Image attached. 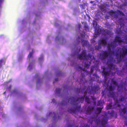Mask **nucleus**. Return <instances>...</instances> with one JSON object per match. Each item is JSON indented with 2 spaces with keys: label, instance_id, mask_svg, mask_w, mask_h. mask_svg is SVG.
I'll return each mask as SVG.
<instances>
[{
  "label": "nucleus",
  "instance_id": "f257e3e1",
  "mask_svg": "<svg viewBox=\"0 0 127 127\" xmlns=\"http://www.w3.org/2000/svg\"><path fill=\"white\" fill-rule=\"evenodd\" d=\"M75 68L76 70L80 71L81 72L80 78V82L79 83L81 86L80 89L76 88H75V90L77 92L79 93L81 92L82 94H84V95L83 96L81 95L79 97H77L76 96L71 97L69 98L68 102L65 101V100H63L61 103V105L63 106L67 104V103H70L73 107L70 109H69L67 110L68 112L72 114L75 113L76 112L80 111V106L79 105V103L80 102L82 103L84 101V98L86 101L87 103H90L91 102L88 96H86L88 92L89 93L91 94L90 87H87L86 90V86L84 85L85 84V82H87V80L85 79V75L84 74L82 73V71L84 73L86 70L85 68H82L78 65H77L75 67Z\"/></svg>",
  "mask_w": 127,
  "mask_h": 127
},
{
  "label": "nucleus",
  "instance_id": "f03ea898",
  "mask_svg": "<svg viewBox=\"0 0 127 127\" xmlns=\"http://www.w3.org/2000/svg\"><path fill=\"white\" fill-rule=\"evenodd\" d=\"M86 52L85 50H83L81 54L78 55L77 58L81 60H83V63L84 64L85 67L88 68L90 66V64L88 60L91 59L92 56L90 54L87 55Z\"/></svg>",
  "mask_w": 127,
  "mask_h": 127
},
{
  "label": "nucleus",
  "instance_id": "7ed1b4c3",
  "mask_svg": "<svg viewBox=\"0 0 127 127\" xmlns=\"http://www.w3.org/2000/svg\"><path fill=\"white\" fill-rule=\"evenodd\" d=\"M122 52H120L119 53H116V56L118 62H120L124 61L126 55H127V48H126L124 47H123L122 49Z\"/></svg>",
  "mask_w": 127,
  "mask_h": 127
},
{
  "label": "nucleus",
  "instance_id": "20e7f679",
  "mask_svg": "<svg viewBox=\"0 0 127 127\" xmlns=\"http://www.w3.org/2000/svg\"><path fill=\"white\" fill-rule=\"evenodd\" d=\"M95 68V66H92L91 67L90 72H89V74L90 75V76L91 77V79L90 81L91 82L95 81L99 78V77L97 76V75L96 73H95L93 74L92 77H91V75L93 74V70H94Z\"/></svg>",
  "mask_w": 127,
  "mask_h": 127
},
{
  "label": "nucleus",
  "instance_id": "39448f33",
  "mask_svg": "<svg viewBox=\"0 0 127 127\" xmlns=\"http://www.w3.org/2000/svg\"><path fill=\"white\" fill-rule=\"evenodd\" d=\"M117 42H118L119 45H121L122 43H125L127 44V35H125L124 39H122L121 38L118 36H116L114 41L113 42L116 43L117 44Z\"/></svg>",
  "mask_w": 127,
  "mask_h": 127
},
{
  "label": "nucleus",
  "instance_id": "423d86ee",
  "mask_svg": "<svg viewBox=\"0 0 127 127\" xmlns=\"http://www.w3.org/2000/svg\"><path fill=\"white\" fill-rule=\"evenodd\" d=\"M126 96H123L122 95H121L120 96V98L119 100L117 99L116 100H115V104L117 105V106L119 108L121 107V105L120 104L119 101H120L122 102H124L126 101Z\"/></svg>",
  "mask_w": 127,
  "mask_h": 127
},
{
  "label": "nucleus",
  "instance_id": "0eeeda50",
  "mask_svg": "<svg viewBox=\"0 0 127 127\" xmlns=\"http://www.w3.org/2000/svg\"><path fill=\"white\" fill-rule=\"evenodd\" d=\"M114 60L113 58H111L109 59L108 60L107 64L110 69L114 70L115 69L116 66L112 63Z\"/></svg>",
  "mask_w": 127,
  "mask_h": 127
},
{
  "label": "nucleus",
  "instance_id": "6e6552de",
  "mask_svg": "<svg viewBox=\"0 0 127 127\" xmlns=\"http://www.w3.org/2000/svg\"><path fill=\"white\" fill-rule=\"evenodd\" d=\"M93 26L95 29V34L96 35H98L101 33V30L98 27V25L95 21L94 22L93 24Z\"/></svg>",
  "mask_w": 127,
  "mask_h": 127
},
{
  "label": "nucleus",
  "instance_id": "1a4fd4ad",
  "mask_svg": "<svg viewBox=\"0 0 127 127\" xmlns=\"http://www.w3.org/2000/svg\"><path fill=\"white\" fill-rule=\"evenodd\" d=\"M117 44L116 43L114 42H111L110 44H108L107 46L108 50L109 53V54L110 53H113V51H112L111 50V48H112L113 50H114L116 47Z\"/></svg>",
  "mask_w": 127,
  "mask_h": 127
},
{
  "label": "nucleus",
  "instance_id": "9d476101",
  "mask_svg": "<svg viewBox=\"0 0 127 127\" xmlns=\"http://www.w3.org/2000/svg\"><path fill=\"white\" fill-rule=\"evenodd\" d=\"M81 37L79 36L78 37V41L79 42H81L83 46H86L88 44V41L84 40V38L85 36L82 34H81Z\"/></svg>",
  "mask_w": 127,
  "mask_h": 127
},
{
  "label": "nucleus",
  "instance_id": "9b49d317",
  "mask_svg": "<svg viewBox=\"0 0 127 127\" xmlns=\"http://www.w3.org/2000/svg\"><path fill=\"white\" fill-rule=\"evenodd\" d=\"M109 55V53L106 51H102V53L100 54V57L101 59L104 60L108 57Z\"/></svg>",
  "mask_w": 127,
  "mask_h": 127
},
{
  "label": "nucleus",
  "instance_id": "f8f14e48",
  "mask_svg": "<svg viewBox=\"0 0 127 127\" xmlns=\"http://www.w3.org/2000/svg\"><path fill=\"white\" fill-rule=\"evenodd\" d=\"M115 89L114 87L112 85H111L108 87V90L109 91V95L111 97H113L115 96V94L114 92H111V91L114 90Z\"/></svg>",
  "mask_w": 127,
  "mask_h": 127
},
{
  "label": "nucleus",
  "instance_id": "ddd939ff",
  "mask_svg": "<svg viewBox=\"0 0 127 127\" xmlns=\"http://www.w3.org/2000/svg\"><path fill=\"white\" fill-rule=\"evenodd\" d=\"M106 69L105 68H104L103 69V70L102 72V74L103 75H104V79L105 80L107 78L106 76H109L110 74L109 71H106Z\"/></svg>",
  "mask_w": 127,
  "mask_h": 127
},
{
  "label": "nucleus",
  "instance_id": "4468645a",
  "mask_svg": "<svg viewBox=\"0 0 127 127\" xmlns=\"http://www.w3.org/2000/svg\"><path fill=\"white\" fill-rule=\"evenodd\" d=\"M107 40L106 38H102L98 41V43L101 45L102 44L103 45H105L107 44Z\"/></svg>",
  "mask_w": 127,
  "mask_h": 127
},
{
  "label": "nucleus",
  "instance_id": "2eb2a0df",
  "mask_svg": "<svg viewBox=\"0 0 127 127\" xmlns=\"http://www.w3.org/2000/svg\"><path fill=\"white\" fill-rule=\"evenodd\" d=\"M94 108L91 106H88L86 110L87 113V114H90L94 109Z\"/></svg>",
  "mask_w": 127,
  "mask_h": 127
},
{
  "label": "nucleus",
  "instance_id": "dca6fc26",
  "mask_svg": "<svg viewBox=\"0 0 127 127\" xmlns=\"http://www.w3.org/2000/svg\"><path fill=\"white\" fill-rule=\"evenodd\" d=\"M112 104V103H110L107 104V105L106 106L107 109H111L112 108L114 109L115 108H116L117 107V106L116 105H114L115 104H114V106H113Z\"/></svg>",
  "mask_w": 127,
  "mask_h": 127
},
{
  "label": "nucleus",
  "instance_id": "f3484780",
  "mask_svg": "<svg viewBox=\"0 0 127 127\" xmlns=\"http://www.w3.org/2000/svg\"><path fill=\"white\" fill-rule=\"evenodd\" d=\"M104 114L105 116H107L108 114H109L111 116H113L114 114V111L113 110H112L110 112V111H108V112H104Z\"/></svg>",
  "mask_w": 127,
  "mask_h": 127
},
{
  "label": "nucleus",
  "instance_id": "a211bd4d",
  "mask_svg": "<svg viewBox=\"0 0 127 127\" xmlns=\"http://www.w3.org/2000/svg\"><path fill=\"white\" fill-rule=\"evenodd\" d=\"M108 121V119L107 118L103 117L101 121V123L102 125H105L107 124Z\"/></svg>",
  "mask_w": 127,
  "mask_h": 127
},
{
  "label": "nucleus",
  "instance_id": "6ab92c4d",
  "mask_svg": "<svg viewBox=\"0 0 127 127\" xmlns=\"http://www.w3.org/2000/svg\"><path fill=\"white\" fill-rule=\"evenodd\" d=\"M107 79L105 80L104 79V82L103 84L104 86L106 88H107L108 87L109 83L110 82V81L108 80L107 82Z\"/></svg>",
  "mask_w": 127,
  "mask_h": 127
},
{
  "label": "nucleus",
  "instance_id": "aec40b11",
  "mask_svg": "<svg viewBox=\"0 0 127 127\" xmlns=\"http://www.w3.org/2000/svg\"><path fill=\"white\" fill-rule=\"evenodd\" d=\"M98 87L97 86H94L91 87V90L95 93H96L97 90L98 89Z\"/></svg>",
  "mask_w": 127,
  "mask_h": 127
},
{
  "label": "nucleus",
  "instance_id": "412c9836",
  "mask_svg": "<svg viewBox=\"0 0 127 127\" xmlns=\"http://www.w3.org/2000/svg\"><path fill=\"white\" fill-rule=\"evenodd\" d=\"M103 108V107H97L96 108V110L97 111V114H100L101 112L102 109Z\"/></svg>",
  "mask_w": 127,
  "mask_h": 127
},
{
  "label": "nucleus",
  "instance_id": "4be33fe9",
  "mask_svg": "<svg viewBox=\"0 0 127 127\" xmlns=\"http://www.w3.org/2000/svg\"><path fill=\"white\" fill-rule=\"evenodd\" d=\"M112 83L115 86H117L118 85L117 83L115 80L114 78L111 79V81Z\"/></svg>",
  "mask_w": 127,
  "mask_h": 127
},
{
  "label": "nucleus",
  "instance_id": "5701e85b",
  "mask_svg": "<svg viewBox=\"0 0 127 127\" xmlns=\"http://www.w3.org/2000/svg\"><path fill=\"white\" fill-rule=\"evenodd\" d=\"M117 90L119 92H121L123 90V87L122 85H118Z\"/></svg>",
  "mask_w": 127,
  "mask_h": 127
},
{
  "label": "nucleus",
  "instance_id": "b1692460",
  "mask_svg": "<svg viewBox=\"0 0 127 127\" xmlns=\"http://www.w3.org/2000/svg\"><path fill=\"white\" fill-rule=\"evenodd\" d=\"M101 45L100 44H99L97 45L96 46H95V49L98 50H100V49H101Z\"/></svg>",
  "mask_w": 127,
  "mask_h": 127
},
{
  "label": "nucleus",
  "instance_id": "393cba45",
  "mask_svg": "<svg viewBox=\"0 0 127 127\" xmlns=\"http://www.w3.org/2000/svg\"><path fill=\"white\" fill-rule=\"evenodd\" d=\"M33 52L32 50V52H30L28 55V58L29 59V60H30V58L32 57H33Z\"/></svg>",
  "mask_w": 127,
  "mask_h": 127
},
{
  "label": "nucleus",
  "instance_id": "a878e982",
  "mask_svg": "<svg viewBox=\"0 0 127 127\" xmlns=\"http://www.w3.org/2000/svg\"><path fill=\"white\" fill-rule=\"evenodd\" d=\"M117 13L118 14H119L120 15H121L123 16H125V15L122 11H121L119 10H117Z\"/></svg>",
  "mask_w": 127,
  "mask_h": 127
},
{
  "label": "nucleus",
  "instance_id": "bb28decb",
  "mask_svg": "<svg viewBox=\"0 0 127 127\" xmlns=\"http://www.w3.org/2000/svg\"><path fill=\"white\" fill-rule=\"evenodd\" d=\"M123 20L122 19H120L118 20V23L120 25H124V24L123 22Z\"/></svg>",
  "mask_w": 127,
  "mask_h": 127
},
{
  "label": "nucleus",
  "instance_id": "cd10ccee",
  "mask_svg": "<svg viewBox=\"0 0 127 127\" xmlns=\"http://www.w3.org/2000/svg\"><path fill=\"white\" fill-rule=\"evenodd\" d=\"M61 90V89L59 88H57L56 90V93L60 94V91Z\"/></svg>",
  "mask_w": 127,
  "mask_h": 127
},
{
  "label": "nucleus",
  "instance_id": "c85d7f7f",
  "mask_svg": "<svg viewBox=\"0 0 127 127\" xmlns=\"http://www.w3.org/2000/svg\"><path fill=\"white\" fill-rule=\"evenodd\" d=\"M127 5V4L126 3H124L123 4H122L121 5V7H120V8H125V7Z\"/></svg>",
  "mask_w": 127,
  "mask_h": 127
},
{
  "label": "nucleus",
  "instance_id": "c756f323",
  "mask_svg": "<svg viewBox=\"0 0 127 127\" xmlns=\"http://www.w3.org/2000/svg\"><path fill=\"white\" fill-rule=\"evenodd\" d=\"M84 26L85 28L87 29H89V27L87 24L86 23H85L84 24Z\"/></svg>",
  "mask_w": 127,
  "mask_h": 127
},
{
  "label": "nucleus",
  "instance_id": "7c9ffc66",
  "mask_svg": "<svg viewBox=\"0 0 127 127\" xmlns=\"http://www.w3.org/2000/svg\"><path fill=\"white\" fill-rule=\"evenodd\" d=\"M95 123L97 124H99L100 123V121L99 119H96L95 120Z\"/></svg>",
  "mask_w": 127,
  "mask_h": 127
},
{
  "label": "nucleus",
  "instance_id": "2f4dec72",
  "mask_svg": "<svg viewBox=\"0 0 127 127\" xmlns=\"http://www.w3.org/2000/svg\"><path fill=\"white\" fill-rule=\"evenodd\" d=\"M101 102L99 101H97V105L98 106H100L101 104Z\"/></svg>",
  "mask_w": 127,
  "mask_h": 127
},
{
  "label": "nucleus",
  "instance_id": "473e14b6",
  "mask_svg": "<svg viewBox=\"0 0 127 127\" xmlns=\"http://www.w3.org/2000/svg\"><path fill=\"white\" fill-rule=\"evenodd\" d=\"M122 111L123 112L124 114L126 112V108H124L122 109Z\"/></svg>",
  "mask_w": 127,
  "mask_h": 127
},
{
  "label": "nucleus",
  "instance_id": "72a5a7b5",
  "mask_svg": "<svg viewBox=\"0 0 127 127\" xmlns=\"http://www.w3.org/2000/svg\"><path fill=\"white\" fill-rule=\"evenodd\" d=\"M115 13V12H114V11H113L110 12H109V14L110 15H112L113 13Z\"/></svg>",
  "mask_w": 127,
  "mask_h": 127
},
{
  "label": "nucleus",
  "instance_id": "f704fd0d",
  "mask_svg": "<svg viewBox=\"0 0 127 127\" xmlns=\"http://www.w3.org/2000/svg\"><path fill=\"white\" fill-rule=\"evenodd\" d=\"M38 60L40 61H43V58L42 57H40L39 58Z\"/></svg>",
  "mask_w": 127,
  "mask_h": 127
},
{
  "label": "nucleus",
  "instance_id": "c9c22d12",
  "mask_svg": "<svg viewBox=\"0 0 127 127\" xmlns=\"http://www.w3.org/2000/svg\"><path fill=\"white\" fill-rule=\"evenodd\" d=\"M55 39L56 40H59V38L58 37V36H57L56 37V38H55Z\"/></svg>",
  "mask_w": 127,
  "mask_h": 127
},
{
  "label": "nucleus",
  "instance_id": "e433bc0d",
  "mask_svg": "<svg viewBox=\"0 0 127 127\" xmlns=\"http://www.w3.org/2000/svg\"><path fill=\"white\" fill-rule=\"evenodd\" d=\"M92 100L94 101H95L96 100V98L94 97H93L92 98Z\"/></svg>",
  "mask_w": 127,
  "mask_h": 127
},
{
  "label": "nucleus",
  "instance_id": "4c0bfd02",
  "mask_svg": "<svg viewBox=\"0 0 127 127\" xmlns=\"http://www.w3.org/2000/svg\"><path fill=\"white\" fill-rule=\"evenodd\" d=\"M81 27V24H79L78 25V27L79 29H80V28Z\"/></svg>",
  "mask_w": 127,
  "mask_h": 127
},
{
  "label": "nucleus",
  "instance_id": "58836bf2",
  "mask_svg": "<svg viewBox=\"0 0 127 127\" xmlns=\"http://www.w3.org/2000/svg\"><path fill=\"white\" fill-rule=\"evenodd\" d=\"M32 65V64L31 63H30L29 65L28 66V67H31Z\"/></svg>",
  "mask_w": 127,
  "mask_h": 127
},
{
  "label": "nucleus",
  "instance_id": "ea45409f",
  "mask_svg": "<svg viewBox=\"0 0 127 127\" xmlns=\"http://www.w3.org/2000/svg\"><path fill=\"white\" fill-rule=\"evenodd\" d=\"M4 1V0H0V4L2 3Z\"/></svg>",
  "mask_w": 127,
  "mask_h": 127
},
{
  "label": "nucleus",
  "instance_id": "a19ab883",
  "mask_svg": "<svg viewBox=\"0 0 127 127\" xmlns=\"http://www.w3.org/2000/svg\"><path fill=\"white\" fill-rule=\"evenodd\" d=\"M39 79H38L36 81V83L37 84L39 82Z\"/></svg>",
  "mask_w": 127,
  "mask_h": 127
},
{
  "label": "nucleus",
  "instance_id": "79ce46f5",
  "mask_svg": "<svg viewBox=\"0 0 127 127\" xmlns=\"http://www.w3.org/2000/svg\"><path fill=\"white\" fill-rule=\"evenodd\" d=\"M55 81H58V78H56L55 79Z\"/></svg>",
  "mask_w": 127,
  "mask_h": 127
},
{
  "label": "nucleus",
  "instance_id": "37998d69",
  "mask_svg": "<svg viewBox=\"0 0 127 127\" xmlns=\"http://www.w3.org/2000/svg\"><path fill=\"white\" fill-rule=\"evenodd\" d=\"M55 100L54 99H53L52 100V101L54 103L55 102Z\"/></svg>",
  "mask_w": 127,
  "mask_h": 127
},
{
  "label": "nucleus",
  "instance_id": "c03bdc74",
  "mask_svg": "<svg viewBox=\"0 0 127 127\" xmlns=\"http://www.w3.org/2000/svg\"><path fill=\"white\" fill-rule=\"evenodd\" d=\"M109 16L107 15L106 16H105V18L107 19H108L109 18Z\"/></svg>",
  "mask_w": 127,
  "mask_h": 127
},
{
  "label": "nucleus",
  "instance_id": "a18cd8bd",
  "mask_svg": "<svg viewBox=\"0 0 127 127\" xmlns=\"http://www.w3.org/2000/svg\"><path fill=\"white\" fill-rule=\"evenodd\" d=\"M95 2L94 1H92L90 2V3H92Z\"/></svg>",
  "mask_w": 127,
  "mask_h": 127
},
{
  "label": "nucleus",
  "instance_id": "49530a36",
  "mask_svg": "<svg viewBox=\"0 0 127 127\" xmlns=\"http://www.w3.org/2000/svg\"><path fill=\"white\" fill-rule=\"evenodd\" d=\"M64 89H67V86H66L65 87H64Z\"/></svg>",
  "mask_w": 127,
  "mask_h": 127
},
{
  "label": "nucleus",
  "instance_id": "de8ad7c7",
  "mask_svg": "<svg viewBox=\"0 0 127 127\" xmlns=\"http://www.w3.org/2000/svg\"><path fill=\"white\" fill-rule=\"evenodd\" d=\"M56 114H55V115H54V117H53V118H54V119H56Z\"/></svg>",
  "mask_w": 127,
  "mask_h": 127
},
{
  "label": "nucleus",
  "instance_id": "09e8293b",
  "mask_svg": "<svg viewBox=\"0 0 127 127\" xmlns=\"http://www.w3.org/2000/svg\"><path fill=\"white\" fill-rule=\"evenodd\" d=\"M96 103V100L94 101V105H95Z\"/></svg>",
  "mask_w": 127,
  "mask_h": 127
},
{
  "label": "nucleus",
  "instance_id": "8fccbe9b",
  "mask_svg": "<svg viewBox=\"0 0 127 127\" xmlns=\"http://www.w3.org/2000/svg\"><path fill=\"white\" fill-rule=\"evenodd\" d=\"M108 5L106 4H104L103 5V6H106V5Z\"/></svg>",
  "mask_w": 127,
  "mask_h": 127
},
{
  "label": "nucleus",
  "instance_id": "3c124183",
  "mask_svg": "<svg viewBox=\"0 0 127 127\" xmlns=\"http://www.w3.org/2000/svg\"><path fill=\"white\" fill-rule=\"evenodd\" d=\"M122 31H120L119 32H118V33H122Z\"/></svg>",
  "mask_w": 127,
  "mask_h": 127
},
{
  "label": "nucleus",
  "instance_id": "603ef678",
  "mask_svg": "<svg viewBox=\"0 0 127 127\" xmlns=\"http://www.w3.org/2000/svg\"><path fill=\"white\" fill-rule=\"evenodd\" d=\"M73 126L71 125H69L68 127H73Z\"/></svg>",
  "mask_w": 127,
  "mask_h": 127
},
{
  "label": "nucleus",
  "instance_id": "864d4df0",
  "mask_svg": "<svg viewBox=\"0 0 127 127\" xmlns=\"http://www.w3.org/2000/svg\"><path fill=\"white\" fill-rule=\"evenodd\" d=\"M16 91V90H13V93H15Z\"/></svg>",
  "mask_w": 127,
  "mask_h": 127
},
{
  "label": "nucleus",
  "instance_id": "5fc2aeb1",
  "mask_svg": "<svg viewBox=\"0 0 127 127\" xmlns=\"http://www.w3.org/2000/svg\"><path fill=\"white\" fill-rule=\"evenodd\" d=\"M11 85H10V86L9 87V88L10 89H11Z\"/></svg>",
  "mask_w": 127,
  "mask_h": 127
},
{
  "label": "nucleus",
  "instance_id": "6e6d98bb",
  "mask_svg": "<svg viewBox=\"0 0 127 127\" xmlns=\"http://www.w3.org/2000/svg\"><path fill=\"white\" fill-rule=\"evenodd\" d=\"M2 66V65L1 64H0V68Z\"/></svg>",
  "mask_w": 127,
  "mask_h": 127
},
{
  "label": "nucleus",
  "instance_id": "4d7b16f0",
  "mask_svg": "<svg viewBox=\"0 0 127 127\" xmlns=\"http://www.w3.org/2000/svg\"><path fill=\"white\" fill-rule=\"evenodd\" d=\"M59 118V116H58V119Z\"/></svg>",
  "mask_w": 127,
  "mask_h": 127
},
{
  "label": "nucleus",
  "instance_id": "13d9d810",
  "mask_svg": "<svg viewBox=\"0 0 127 127\" xmlns=\"http://www.w3.org/2000/svg\"><path fill=\"white\" fill-rule=\"evenodd\" d=\"M52 113V112H50L49 113V114H51Z\"/></svg>",
  "mask_w": 127,
  "mask_h": 127
},
{
  "label": "nucleus",
  "instance_id": "bf43d9fd",
  "mask_svg": "<svg viewBox=\"0 0 127 127\" xmlns=\"http://www.w3.org/2000/svg\"><path fill=\"white\" fill-rule=\"evenodd\" d=\"M57 75H59V76H60V74H58V73H57Z\"/></svg>",
  "mask_w": 127,
  "mask_h": 127
},
{
  "label": "nucleus",
  "instance_id": "052dcab7",
  "mask_svg": "<svg viewBox=\"0 0 127 127\" xmlns=\"http://www.w3.org/2000/svg\"><path fill=\"white\" fill-rule=\"evenodd\" d=\"M124 90H125V91H126V89H125V88H124Z\"/></svg>",
  "mask_w": 127,
  "mask_h": 127
},
{
  "label": "nucleus",
  "instance_id": "680f3d73",
  "mask_svg": "<svg viewBox=\"0 0 127 127\" xmlns=\"http://www.w3.org/2000/svg\"><path fill=\"white\" fill-rule=\"evenodd\" d=\"M79 49H79V52L78 53H79V51H80V48H79Z\"/></svg>",
  "mask_w": 127,
  "mask_h": 127
},
{
  "label": "nucleus",
  "instance_id": "e2e57ef3",
  "mask_svg": "<svg viewBox=\"0 0 127 127\" xmlns=\"http://www.w3.org/2000/svg\"><path fill=\"white\" fill-rule=\"evenodd\" d=\"M53 83H55V81H54Z\"/></svg>",
  "mask_w": 127,
  "mask_h": 127
},
{
  "label": "nucleus",
  "instance_id": "0e129e2a",
  "mask_svg": "<svg viewBox=\"0 0 127 127\" xmlns=\"http://www.w3.org/2000/svg\"><path fill=\"white\" fill-rule=\"evenodd\" d=\"M106 7H104V8H106Z\"/></svg>",
  "mask_w": 127,
  "mask_h": 127
},
{
  "label": "nucleus",
  "instance_id": "69168bd1",
  "mask_svg": "<svg viewBox=\"0 0 127 127\" xmlns=\"http://www.w3.org/2000/svg\"><path fill=\"white\" fill-rule=\"evenodd\" d=\"M100 9H103V8H101Z\"/></svg>",
  "mask_w": 127,
  "mask_h": 127
},
{
  "label": "nucleus",
  "instance_id": "338daca9",
  "mask_svg": "<svg viewBox=\"0 0 127 127\" xmlns=\"http://www.w3.org/2000/svg\"><path fill=\"white\" fill-rule=\"evenodd\" d=\"M88 127H89V126H88Z\"/></svg>",
  "mask_w": 127,
  "mask_h": 127
}]
</instances>
